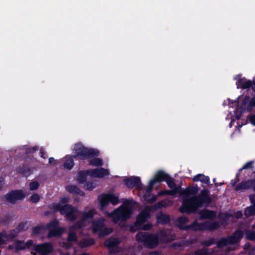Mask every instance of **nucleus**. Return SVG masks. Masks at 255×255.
Masks as SVG:
<instances>
[{
  "instance_id": "obj_1",
  "label": "nucleus",
  "mask_w": 255,
  "mask_h": 255,
  "mask_svg": "<svg viewBox=\"0 0 255 255\" xmlns=\"http://www.w3.org/2000/svg\"><path fill=\"white\" fill-rule=\"evenodd\" d=\"M197 192V187H190L184 190H182L181 187H178L171 190H166L164 194L173 195L179 193L183 196V201L179 210L183 213L194 212L201 207L203 203L209 204L211 202L208 190H203L198 196H193Z\"/></svg>"
},
{
  "instance_id": "obj_2",
  "label": "nucleus",
  "mask_w": 255,
  "mask_h": 255,
  "mask_svg": "<svg viewBox=\"0 0 255 255\" xmlns=\"http://www.w3.org/2000/svg\"><path fill=\"white\" fill-rule=\"evenodd\" d=\"M134 202L133 201L127 200L124 202L123 205H121L115 209L111 213L105 211L109 217L112 218L114 223L121 222L129 219L133 213Z\"/></svg>"
},
{
  "instance_id": "obj_3",
  "label": "nucleus",
  "mask_w": 255,
  "mask_h": 255,
  "mask_svg": "<svg viewBox=\"0 0 255 255\" xmlns=\"http://www.w3.org/2000/svg\"><path fill=\"white\" fill-rule=\"evenodd\" d=\"M170 204L171 202L170 201H161L158 202L154 206L146 207L137 216L135 225L131 228V230L134 232L136 229L140 228V226L145 222L147 219L150 218V213L152 210L162 207H166Z\"/></svg>"
},
{
  "instance_id": "obj_4",
  "label": "nucleus",
  "mask_w": 255,
  "mask_h": 255,
  "mask_svg": "<svg viewBox=\"0 0 255 255\" xmlns=\"http://www.w3.org/2000/svg\"><path fill=\"white\" fill-rule=\"evenodd\" d=\"M243 233L240 230H237L235 232L232 236H228L227 238H223L220 239L217 243L218 248H222L225 246H233V247H229L227 251L234 250L236 249L237 244L239 242L243 237Z\"/></svg>"
},
{
  "instance_id": "obj_5",
  "label": "nucleus",
  "mask_w": 255,
  "mask_h": 255,
  "mask_svg": "<svg viewBox=\"0 0 255 255\" xmlns=\"http://www.w3.org/2000/svg\"><path fill=\"white\" fill-rule=\"evenodd\" d=\"M162 181H166L168 186L172 190L174 189L175 188H178L173 180L167 174L163 171H159L155 174L154 178L149 182L148 187L146 189L147 194H149L151 192L153 186L156 183ZM178 187H180L178 186Z\"/></svg>"
},
{
  "instance_id": "obj_6",
  "label": "nucleus",
  "mask_w": 255,
  "mask_h": 255,
  "mask_svg": "<svg viewBox=\"0 0 255 255\" xmlns=\"http://www.w3.org/2000/svg\"><path fill=\"white\" fill-rule=\"evenodd\" d=\"M136 238L138 241L143 242L146 246L150 248H155L159 243V237L157 234L140 232L136 235Z\"/></svg>"
},
{
  "instance_id": "obj_7",
  "label": "nucleus",
  "mask_w": 255,
  "mask_h": 255,
  "mask_svg": "<svg viewBox=\"0 0 255 255\" xmlns=\"http://www.w3.org/2000/svg\"><path fill=\"white\" fill-rule=\"evenodd\" d=\"M74 150L76 156L79 157L81 159L90 158L94 156H98L99 154V151L98 150L86 148L81 144H76Z\"/></svg>"
},
{
  "instance_id": "obj_8",
  "label": "nucleus",
  "mask_w": 255,
  "mask_h": 255,
  "mask_svg": "<svg viewBox=\"0 0 255 255\" xmlns=\"http://www.w3.org/2000/svg\"><path fill=\"white\" fill-rule=\"evenodd\" d=\"M56 209L59 211L61 214L64 215L67 220L74 221L76 220L79 213L77 209L70 205L67 204L64 206L57 205Z\"/></svg>"
},
{
  "instance_id": "obj_9",
  "label": "nucleus",
  "mask_w": 255,
  "mask_h": 255,
  "mask_svg": "<svg viewBox=\"0 0 255 255\" xmlns=\"http://www.w3.org/2000/svg\"><path fill=\"white\" fill-rule=\"evenodd\" d=\"M104 218L103 217H101L98 220L95 221L92 223L93 232L94 233H96L99 231V236L107 235L112 231V229L111 228H105L102 230L104 226Z\"/></svg>"
},
{
  "instance_id": "obj_10",
  "label": "nucleus",
  "mask_w": 255,
  "mask_h": 255,
  "mask_svg": "<svg viewBox=\"0 0 255 255\" xmlns=\"http://www.w3.org/2000/svg\"><path fill=\"white\" fill-rule=\"evenodd\" d=\"M98 199L100 203V209L104 211V208L108 204L109 202L115 205L118 203L119 200L117 197L113 194H101L98 196Z\"/></svg>"
},
{
  "instance_id": "obj_11",
  "label": "nucleus",
  "mask_w": 255,
  "mask_h": 255,
  "mask_svg": "<svg viewBox=\"0 0 255 255\" xmlns=\"http://www.w3.org/2000/svg\"><path fill=\"white\" fill-rule=\"evenodd\" d=\"M220 225L219 223L217 222H206L204 224H198L196 222H193L191 226H189V228H193L194 230L200 229H208L209 230H213L218 229Z\"/></svg>"
},
{
  "instance_id": "obj_12",
  "label": "nucleus",
  "mask_w": 255,
  "mask_h": 255,
  "mask_svg": "<svg viewBox=\"0 0 255 255\" xmlns=\"http://www.w3.org/2000/svg\"><path fill=\"white\" fill-rule=\"evenodd\" d=\"M25 195L22 190H14L5 196V199L7 202L11 204H15L17 200H20L24 199Z\"/></svg>"
},
{
  "instance_id": "obj_13",
  "label": "nucleus",
  "mask_w": 255,
  "mask_h": 255,
  "mask_svg": "<svg viewBox=\"0 0 255 255\" xmlns=\"http://www.w3.org/2000/svg\"><path fill=\"white\" fill-rule=\"evenodd\" d=\"M95 213L94 209H91L87 212H85L83 214V217L80 221L77 222L74 225L72 228L74 229H80L85 227L86 224L91 221Z\"/></svg>"
},
{
  "instance_id": "obj_14",
  "label": "nucleus",
  "mask_w": 255,
  "mask_h": 255,
  "mask_svg": "<svg viewBox=\"0 0 255 255\" xmlns=\"http://www.w3.org/2000/svg\"><path fill=\"white\" fill-rule=\"evenodd\" d=\"M20 231V229H15L10 231L9 233L5 231L0 233V246L7 241L12 240L17 236Z\"/></svg>"
},
{
  "instance_id": "obj_15",
  "label": "nucleus",
  "mask_w": 255,
  "mask_h": 255,
  "mask_svg": "<svg viewBox=\"0 0 255 255\" xmlns=\"http://www.w3.org/2000/svg\"><path fill=\"white\" fill-rule=\"evenodd\" d=\"M157 234L159 237V240L160 239L161 242L164 243L172 241L176 237L175 234L168 230H162Z\"/></svg>"
},
{
  "instance_id": "obj_16",
  "label": "nucleus",
  "mask_w": 255,
  "mask_h": 255,
  "mask_svg": "<svg viewBox=\"0 0 255 255\" xmlns=\"http://www.w3.org/2000/svg\"><path fill=\"white\" fill-rule=\"evenodd\" d=\"M87 173L92 178H103L109 174V171L103 168L88 170Z\"/></svg>"
},
{
  "instance_id": "obj_17",
  "label": "nucleus",
  "mask_w": 255,
  "mask_h": 255,
  "mask_svg": "<svg viewBox=\"0 0 255 255\" xmlns=\"http://www.w3.org/2000/svg\"><path fill=\"white\" fill-rule=\"evenodd\" d=\"M125 184L129 188L136 187L139 188L141 187V183L139 177H133L124 180Z\"/></svg>"
},
{
  "instance_id": "obj_18",
  "label": "nucleus",
  "mask_w": 255,
  "mask_h": 255,
  "mask_svg": "<svg viewBox=\"0 0 255 255\" xmlns=\"http://www.w3.org/2000/svg\"><path fill=\"white\" fill-rule=\"evenodd\" d=\"M249 199L252 205L245 209L244 214L246 217H249L255 214V195H249Z\"/></svg>"
},
{
  "instance_id": "obj_19",
  "label": "nucleus",
  "mask_w": 255,
  "mask_h": 255,
  "mask_svg": "<svg viewBox=\"0 0 255 255\" xmlns=\"http://www.w3.org/2000/svg\"><path fill=\"white\" fill-rule=\"evenodd\" d=\"M254 180H248L239 183L235 188V190L237 191L246 190L250 188L253 189Z\"/></svg>"
},
{
  "instance_id": "obj_20",
  "label": "nucleus",
  "mask_w": 255,
  "mask_h": 255,
  "mask_svg": "<svg viewBox=\"0 0 255 255\" xmlns=\"http://www.w3.org/2000/svg\"><path fill=\"white\" fill-rule=\"evenodd\" d=\"M242 101V104L240 105V108L242 110H245L247 104L250 103V97L246 96L245 97L239 96L237 100L232 102V103H235L236 106L238 105L239 103Z\"/></svg>"
},
{
  "instance_id": "obj_21",
  "label": "nucleus",
  "mask_w": 255,
  "mask_h": 255,
  "mask_svg": "<svg viewBox=\"0 0 255 255\" xmlns=\"http://www.w3.org/2000/svg\"><path fill=\"white\" fill-rule=\"evenodd\" d=\"M237 85L238 88L247 89L251 86L253 90L255 89V82L252 85V83L250 80H246L243 79H240L237 83Z\"/></svg>"
},
{
  "instance_id": "obj_22",
  "label": "nucleus",
  "mask_w": 255,
  "mask_h": 255,
  "mask_svg": "<svg viewBox=\"0 0 255 255\" xmlns=\"http://www.w3.org/2000/svg\"><path fill=\"white\" fill-rule=\"evenodd\" d=\"M199 214L200 215V218L204 219H214L216 216L215 212L206 209L200 211L199 213Z\"/></svg>"
},
{
  "instance_id": "obj_23",
  "label": "nucleus",
  "mask_w": 255,
  "mask_h": 255,
  "mask_svg": "<svg viewBox=\"0 0 255 255\" xmlns=\"http://www.w3.org/2000/svg\"><path fill=\"white\" fill-rule=\"evenodd\" d=\"M156 219L158 223L165 224L169 221L170 217L167 214L160 212L157 214Z\"/></svg>"
},
{
  "instance_id": "obj_24",
  "label": "nucleus",
  "mask_w": 255,
  "mask_h": 255,
  "mask_svg": "<svg viewBox=\"0 0 255 255\" xmlns=\"http://www.w3.org/2000/svg\"><path fill=\"white\" fill-rule=\"evenodd\" d=\"M193 181L194 182H198L200 181L203 183H205L206 184H209L210 182V179L208 176H205L203 174H199L196 176H195L193 178Z\"/></svg>"
},
{
  "instance_id": "obj_25",
  "label": "nucleus",
  "mask_w": 255,
  "mask_h": 255,
  "mask_svg": "<svg viewBox=\"0 0 255 255\" xmlns=\"http://www.w3.org/2000/svg\"><path fill=\"white\" fill-rule=\"evenodd\" d=\"M215 249L216 248H203L196 252L194 255H209L216 252Z\"/></svg>"
},
{
  "instance_id": "obj_26",
  "label": "nucleus",
  "mask_w": 255,
  "mask_h": 255,
  "mask_svg": "<svg viewBox=\"0 0 255 255\" xmlns=\"http://www.w3.org/2000/svg\"><path fill=\"white\" fill-rule=\"evenodd\" d=\"M66 189L70 193L79 194L81 196L84 195V193L75 185H73L67 186L66 187Z\"/></svg>"
},
{
  "instance_id": "obj_27",
  "label": "nucleus",
  "mask_w": 255,
  "mask_h": 255,
  "mask_svg": "<svg viewBox=\"0 0 255 255\" xmlns=\"http://www.w3.org/2000/svg\"><path fill=\"white\" fill-rule=\"evenodd\" d=\"M120 243L118 238H110L105 242V245L108 248L116 246Z\"/></svg>"
},
{
  "instance_id": "obj_28",
  "label": "nucleus",
  "mask_w": 255,
  "mask_h": 255,
  "mask_svg": "<svg viewBox=\"0 0 255 255\" xmlns=\"http://www.w3.org/2000/svg\"><path fill=\"white\" fill-rule=\"evenodd\" d=\"M65 163L64 164V168L71 169L74 166V162L71 157H66L65 158Z\"/></svg>"
},
{
  "instance_id": "obj_29",
  "label": "nucleus",
  "mask_w": 255,
  "mask_h": 255,
  "mask_svg": "<svg viewBox=\"0 0 255 255\" xmlns=\"http://www.w3.org/2000/svg\"><path fill=\"white\" fill-rule=\"evenodd\" d=\"M253 228L255 229V224L253 226ZM245 235L246 239L250 240H255V231L251 230H246Z\"/></svg>"
},
{
  "instance_id": "obj_30",
  "label": "nucleus",
  "mask_w": 255,
  "mask_h": 255,
  "mask_svg": "<svg viewBox=\"0 0 255 255\" xmlns=\"http://www.w3.org/2000/svg\"><path fill=\"white\" fill-rule=\"evenodd\" d=\"M94 242V240L92 238H85L81 241L80 246L81 247H86L93 245Z\"/></svg>"
},
{
  "instance_id": "obj_31",
  "label": "nucleus",
  "mask_w": 255,
  "mask_h": 255,
  "mask_svg": "<svg viewBox=\"0 0 255 255\" xmlns=\"http://www.w3.org/2000/svg\"><path fill=\"white\" fill-rule=\"evenodd\" d=\"M188 221V219L185 217V216H181L180 218H178V222L179 226H180V228L182 229H190V228H189V226H186L185 227H184L183 225L186 224ZM191 225H190L191 226ZM190 226V225H189ZM191 229L194 230L193 228H191Z\"/></svg>"
},
{
  "instance_id": "obj_32",
  "label": "nucleus",
  "mask_w": 255,
  "mask_h": 255,
  "mask_svg": "<svg viewBox=\"0 0 255 255\" xmlns=\"http://www.w3.org/2000/svg\"><path fill=\"white\" fill-rule=\"evenodd\" d=\"M89 175L87 173V171H81L78 173V177L77 181L80 183H83L86 181V176Z\"/></svg>"
},
{
  "instance_id": "obj_33",
  "label": "nucleus",
  "mask_w": 255,
  "mask_h": 255,
  "mask_svg": "<svg viewBox=\"0 0 255 255\" xmlns=\"http://www.w3.org/2000/svg\"><path fill=\"white\" fill-rule=\"evenodd\" d=\"M89 164L95 166H100L103 165V161L99 158H95L89 161Z\"/></svg>"
},
{
  "instance_id": "obj_34",
  "label": "nucleus",
  "mask_w": 255,
  "mask_h": 255,
  "mask_svg": "<svg viewBox=\"0 0 255 255\" xmlns=\"http://www.w3.org/2000/svg\"><path fill=\"white\" fill-rule=\"evenodd\" d=\"M15 250H20L25 249V243L21 241H17L15 243Z\"/></svg>"
},
{
  "instance_id": "obj_35",
  "label": "nucleus",
  "mask_w": 255,
  "mask_h": 255,
  "mask_svg": "<svg viewBox=\"0 0 255 255\" xmlns=\"http://www.w3.org/2000/svg\"><path fill=\"white\" fill-rule=\"evenodd\" d=\"M73 226H71L70 229V232L68 234V239L70 241H76V235L75 233L73 231V230H76V229H74L72 228Z\"/></svg>"
},
{
  "instance_id": "obj_36",
  "label": "nucleus",
  "mask_w": 255,
  "mask_h": 255,
  "mask_svg": "<svg viewBox=\"0 0 255 255\" xmlns=\"http://www.w3.org/2000/svg\"><path fill=\"white\" fill-rule=\"evenodd\" d=\"M61 231L58 229H54L50 230L48 233L47 235L48 238H50L52 237H56L59 236L61 235Z\"/></svg>"
},
{
  "instance_id": "obj_37",
  "label": "nucleus",
  "mask_w": 255,
  "mask_h": 255,
  "mask_svg": "<svg viewBox=\"0 0 255 255\" xmlns=\"http://www.w3.org/2000/svg\"><path fill=\"white\" fill-rule=\"evenodd\" d=\"M39 184L37 181H32L29 184V187L31 190H35L39 187Z\"/></svg>"
},
{
  "instance_id": "obj_38",
  "label": "nucleus",
  "mask_w": 255,
  "mask_h": 255,
  "mask_svg": "<svg viewBox=\"0 0 255 255\" xmlns=\"http://www.w3.org/2000/svg\"><path fill=\"white\" fill-rule=\"evenodd\" d=\"M253 106H255V95L250 100V103L247 107V110L248 111H251Z\"/></svg>"
},
{
  "instance_id": "obj_39",
  "label": "nucleus",
  "mask_w": 255,
  "mask_h": 255,
  "mask_svg": "<svg viewBox=\"0 0 255 255\" xmlns=\"http://www.w3.org/2000/svg\"><path fill=\"white\" fill-rule=\"evenodd\" d=\"M40 199V197L37 194H34L30 197V200L32 202L36 203H37Z\"/></svg>"
},
{
  "instance_id": "obj_40",
  "label": "nucleus",
  "mask_w": 255,
  "mask_h": 255,
  "mask_svg": "<svg viewBox=\"0 0 255 255\" xmlns=\"http://www.w3.org/2000/svg\"><path fill=\"white\" fill-rule=\"evenodd\" d=\"M214 243V239H210L209 240L202 242V244L205 246H209Z\"/></svg>"
},
{
  "instance_id": "obj_41",
  "label": "nucleus",
  "mask_w": 255,
  "mask_h": 255,
  "mask_svg": "<svg viewBox=\"0 0 255 255\" xmlns=\"http://www.w3.org/2000/svg\"><path fill=\"white\" fill-rule=\"evenodd\" d=\"M95 187H96V185H94V184L93 183H91V182L87 183L85 185V187H86V189H87L88 190H92Z\"/></svg>"
},
{
  "instance_id": "obj_42",
  "label": "nucleus",
  "mask_w": 255,
  "mask_h": 255,
  "mask_svg": "<svg viewBox=\"0 0 255 255\" xmlns=\"http://www.w3.org/2000/svg\"><path fill=\"white\" fill-rule=\"evenodd\" d=\"M253 164V161H250V162H247L246 164H245L243 167L242 168H241L240 169V171H241V170H243V169H248L249 168H252V165Z\"/></svg>"
},
{
  "instance_id": "obj_43",
  "label": "nucleus",
  "mask_w": 255,
  "mask_h": 255,
  "mask_svg": "<svg viewBox=\"0 0 255 255\" xmlns=\"http://www.w3.org/2000/svg\"><path fill=\"white\" fill-rule=\"evenodd\" d=\"M146 200L149 203H153L156 201V197L155 196H152L151 198H146Z\"/></svg>"
},
{
  "instance_id": "obj_44",
  "label": "nucleus",
  "mask_w": 255,
  "mask_h": 255,
  "mask_svg": "<svg viewBox=\"0 0 255 255\" xmlns=\"http://www.w3.org/2000/svg\"><path fill=\"white\" fill-rule=\"evenodd\" d=\"M33 244V241L31 240H28L27 242L25 243L26 249L29 248Z\"/></svg>"
},
{
  "instance_id": "obj_45",
  "label": "nucleus",
  "mask_w": 255,
  "mask_h": 255,
  "mask_svg": "<svg viewBox=\"0 0 255 255\" xmlns=\"http://www.w3.org/2000/svg\"><path fill=\"white\" fill-rule=\"evenodd\" d=\"M250 121L254 125H255V114L250 117Z\"/></svg>"
},
{
  "instance_id": "obj_46",
  "label": "nucleus",
  "mask_w": 255,
  "mask_h": 255,
  "mask_svg": "<svg viewBox=\"0 0 255 255\" xmlns=\"http://www.w3.org/2000/svg\"><path fill=\"white\" fill-rule=\"evenodd\" d=\"M243 111H244V110H242V109H241L239 114H238V111H236V114L235 116L236 119H239L240 118L241 115Z\"/></svg>"
},
{
  "instance_id": "obj_47",
  "label": "nucleus",
  "mask_w": 255,
  "mask_h": 255,
  "mask_svg": "<svg viewBox=\"0 0 255 255\" xmlns=\"http://www.w3.org/2000/svg\"><path fill=\"white\" fill-rule=\"evenodd\" d=\"M229 216L228 215V214L227 213H224V214H221L220 215V217L221 218H223L224 217H225V220H226L227 219H228L229 218Z\"/></svg>"
},
{
  "instance_id": "obj_48",
  "label": "nucleus",
  "mask_w": 255,
  "mask_h": 255,
  "mask_svg": "<svg viewBox=\"0 0 255 255\" xmlns=\"http://www.w3.org/2000/svg\"><path fill=\"white\" fill-rule=\"evenodd\" d=\"M25 226V224H21L19 225V226L18 227V228L17 229H20V231H23V230H25V229H24Z\"/></svg>"
},
{
  "instance_id": "obj_49",
  "label": "nucleus",
  "mask_w": 255,
  "mask_h": 255,
  "mask_svg": "<svg viewBox=\"0 0 255 255\" xmlns=\"http://www.w3.org/2000/svg\"><path fill=\"white\" fill-rule=\"evenodd\" d=\"M249 255H255V247L249 252Z\"/></svg>"
},
{
  "instance_id": "obj_50",
  "label": "nucleus",
  "mask_w": 255,
  "mask_h": 255,
  "mask_svg": "<svg viewBox=\"0 0 255 255\" xmlns=\"http://www.w3.org/2000/svg\"><path fill=\"white\" fill-rule=\"evenodd\" d=\"M4 183V179L2 177H0V189L2 187Z\"/></svg>"
},
{
  "instance_id": "obj_51",
  "label": "nucleus",
  "mask_w": 255,
  "mask_h": 255,
  "mask_svg": "<svg viewBox=\"0 0 255 255\" xmlns=\"http://www.w3.org/2000/svg\"><path fill=\"white\" fill-rule=\"evenodd\" d=\"M38 150V147H34L32 148V149H30L29 151H28V152H33L34 151H36Z\"/></svg>"
},
{
  "instance_id": "obj_52",
  "label": "nucleus",
  "mask_w": 255,
  "mask_h": 255,
  "mask_svg": "<svg viewBox=\"0 0 255 255\" xmlns=\"http://www.w3.org/2000/svg\"><path fill=\"white\" fill-rule=\"evenodd\" d=\"M8 248L9 249H15V243L12 245H10L8 246Z\"/></svg>"
},
{
  "instance_id": "obj_53",
  "label": "nucleus",
  "mask_w": 255,
  "mask_h": 255,
  "mask_svg": "<svg viewBox=\"0 0 255 255\" xmlns=\"http://www.w3.org/2000/svg\"><path fill=\"white\" fill-rule=\"evenodd\" d=\"M55 161V159L53 157H50L49 159V163L51 164Z\"/></svg>"
},
{
  "instance_id": "obj_54",
  "label": "nucleus",
  "mask_w": 255,
  "mask_h": 255,
  "mask_svg": "<svg viewBox=\"0 0 255 255\" xmlns=\"http://www.w3.org/2000/svg\"><path fill=\"white\" fill-rule=\"evenodd\" d=\"M40 153H41V157L42 158H43L44 159H45L46 157L45 156H44L45 155V153L43 151H40Z\"/></svg>"
},
{
  "instance_id": "obj_55",
  "label": "nucleus",
  "mask_w": 255,
  "mask_h": 255,
  "mask_svg": "<svg viewBox=\"0 0 255 255\" xmlns=\"http://www.w3.org/2000/svg\"><path fill=\"white\" fill-rule=\"evenodd\" d=\"M149 255H158V253L157 252H151Z\"/></svg>"
},
{
  "instance_id": "obj_56",
  "label": "nucleus",
  "mask_w": 255,
  "mask_h": 255,
  "mask_svg": "<svg viewBox=\"0 0 255 255\" xmlns=\"http://www.w3.org/2000/svg\"><path fill=\"white\" fill-rule=\"evenodd\" d=\"M150 228V226L147 225V226H145L143 229H144L145 230H149Z\"/></svg>"
},
{
  "instance_id": "obj_57",
  "label": "nucleus",
  "mask_w": 255,
  "mask_h": 255,
  "mask_svg": "<svg viewBox=\"0 0 255 255\" xmlns=\"http://www.w3.org/2000/svg\"><path fill=\"white\" fill-rule=\"evenodd\" d=\"M253 190L255 191V180H254V182Z\"/></svg>"
},
{
  "instance_id": "obj_58",
  "label": "nucleus",
  "mask_w": 255,
  "mask_h": 255,
  "mask_svg": "<svg viewBox=\"0 0 255 255\" xmlns=\"http://www.w3.org/2000/svg\"><path fill=\"white\" fill-rule=\"evenodd\" d=\"M63 200H64V202H67L68 201V198H66V197H64Z\"/></svg>"
},
{
  "instance_id": "obj_59",
  "label": "nucleus",
  "mask_w": 255,
  "mask_h": 255,
  "mask_svg": "<svg viewBox=\"0 0 255 255\" xmlns=\"http://www.w3.org/2000/svg\"><path fill=\"white\" fill-rule=\"evenodd\" d=\"M235 184H236V182L232 183V186H233V187L235 186Z\"/></svg>"
},
{
  "instance_id": "obj_60",
  "label": "nucleus",
  "mask_w": 255,
  "mask_h": 255,
  "mask_svg": "<svg viewBox=\"0 0 255 255\" xmlns=\"http://www.w3.org/2000/svg\"><path fill=\"white\" fill-rule=\"evenodd\" d=\"M31 253H32L33 255H36V253L33 252V251H32Z\"/></svg>"
},
{
  "instance_id": "obj_61",
  "label": "nucleus",
  "mask_w": 255,
  "mask_h": 255,
  "mask_svg": "<svg viewBox=\"0 0 255 255\" xmlns=\"http://www.w3.org/2000/svg\"><path fill=\"white\" fill-rule=\"evenodd\" d=\"M254 173H255V171L254 172Z\"/></svg>"
}]
</instances>
